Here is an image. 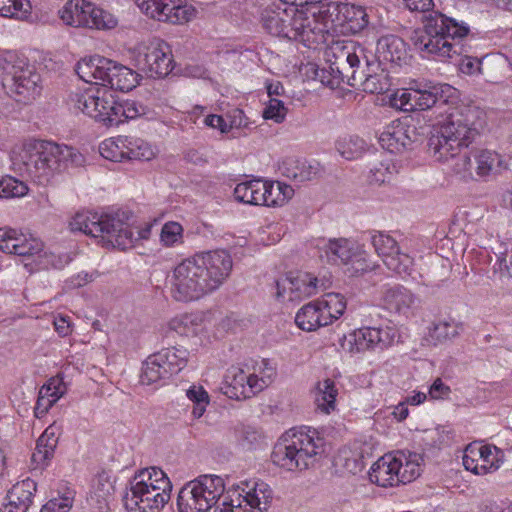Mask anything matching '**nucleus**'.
<instances>
[{"mask_svg": "<svg viewBox=\"0 0 512 512\" xmlns=\"http://www.w3.org/2000/svg\"><path fill=\"white\" fill-rule=\"evenodd\" d=\"M381 300L387 310L408 317L413 314L417 299L409 289L397 284L383 286Z\"/></svg>", "mask_w": 512, "mask_h": 512, "instance_id": "a878e982", "label": "nucleus"}, {"mask_svg": "<svg viewBox=\"0 0 512 512\" xmlns=\"http://www.w3.org/2000/svg\"><path fill=\"white\" fill-rule=\"evenodd\" d=\"M149 112V108L140 102L134 100H126L124 102H116V107L112 111V126H118L128 120L136 119L144 116Z\"/></svg>", "mask_w": 512, "mask_h": 512, "instance_id": "4c0bfd02", "label": "nucleus"}, {"mask_svg": "<svg viewBox=\"0 0 512 512\" xmlns=\"http://www.w3.org/2000/svg\"><path fill=\"white\" fill-rule=\"evenodd\" d=\"M468 33V26L441 12L432 11L424 16L423 28L414 30L410 40L420 52L445 60L457 53L453 41L464 38Z\"/></svg>", "mask_w": 512, "mask_h": 512, "instance_id": "39448f33", "label": "nucleus"}, {"mask_svg": "<svg viewBox=\"0 0 512 512\" xmlns=\"http://www.w3.org/2000/svg\"><path fill=\"white\" fill-rule=\"evenodd\" d=\"M287 112L288 109L283 100L271 98L263 111V117L281 123L285 120Z\"/></svg>", "mask_w": 512, "mask_h": 512, "instance_id": "bf43d9fd", "label": "nucleus"}, {"mask_svg": "<svg viewBox=\"0 0 512 512\" xmlns=\"http://www.w3.org/2000/svg\"><path fill=\"white\" fill-rule=\"evenodd\" d=\"M267 387L264 377L255 374H247L243 369L231 367L225 376L223 393L235 400H245Z\"/></svg>", "mask_w": 512, "mask_h": 512, "instance_id": "412c9836", "label": "nucleus"}, {"mask_svg": "<svg viewBox=\"0 0 512 512\" xmlns=\"http://www.w3.org/2000/svg\"><path fill=\"white\" fill-rule=\"evenodd\" d=\"M114 478L108 471L99 472L92 481V490L99 498L105 499L114 492Z\"/></svg>", "mask_w": 512, "mask_h": 512, "instance_id": "13d9d810", "label": "nucleus"}, {"mask_svg": "<svg viewBox=\"0 0 512 512\" xmlns=\"http://www.w3.org/2000/svg\"><path fill=\"white\" fill-rule=\"evenodd\" d=\"M13 166L35 182L44 185L68 164L81 166L84 156L75 148L52 141L30 139L12 158Z\"/></svg>", "mask_w": 512, "mask_h": 512, "instance_id": "7ed1b4c3", "label": "nucleus"}, {"mask_svg": "<svg viewBox=\"0 0 512 512\" xmlns=\"http://www.w3.org/2000/svg\"><path fill=\"white\" fill-rule=\"evenodd\" d=\"M197 318L191 314H182L172 318L169 328L179 335L189 336L196 333Z\"/></svg>", "mask_w": 512, "mask_h": 512, "instance_id": "6e6d98bb", "label": "nucleus"}, {"mask_svg": "<svg viewBox=\"0 0 512 512\" xmlns=\"http://www.w3.org/2000/svg\"><path fill=\"white\" fill-rule=\"evenodd\" d=\"M76 73L87 83L109 87L112 90L128 92L136 87L140 75L132 69L102 56L80 60Z\"/></svg>", "mask_w": 512, "mask_h": 512, "instance_id": "6e6552de", "label": "nucleus"}, {"mask_svg": "<svg viewBox=\"0 0 512 512\" xmlns=\"http://www.w3.org/2000/svg\"><path fill=\"white\" fill-rule=\"evenodd\" d=\"M53 458V450H33L30 455L28 467L30 471L44 470Z\"/></svg>", "mask_w": 512, "mask_h": 512, "instance_id": "e2e57ef3", "label": "nucleus"}, {"mask_svg": "<svg viewBox=\"0 0 512 512\" xmlns=\"http://www.w3.org/2000/svg\"><path fill=\"white\" fill-rule=\"evenodd\" d=\"M136 3L150 18L171 24L188 22L194 15V9L181 0H136Z\"/></svg>", "mask_w": 512, "mask_h": 512, "instance_id": "6ab92c4d", "label": "nucleus"}, {"mask_svg": "<svg viewBox=\"0 0 512 512\" xmlns=\"http://www.w3.org/2000/svg\"><path fill=\"white\" fill-rule=\"evenodd\" d=\"M272 488L261 480H249L230 488L214 512H267L273 501Z\"/></svg>", "mask_w": 512, "mask_h": 512, "instance_id": "9b49d317", "label": "nucleus"}, {"mask_svg": "<svg viewBox=\"0 0 512 512\" xmlns=\"http://www.w3.org/2000/svg\"><path fill=\"white\" fill-rule=\"evenodd\" d=\"M289 7L285 9H265L262 13V25L271 35L288 38L295 35L291 30L290 22L292 20Z\"/></svg>", "mask_w": 512, "mask_h": 512, "instance_id": "c756f323", "label": "nucleus"}, {"mask_svg": "<svg viewBox=\"0 0 512 512\" xmlns=\"http://www.w3.org/2000/svg\"><path fill=\"white\" fill-rule=\"evenodd\" d=\"M28 192L27 185L13 177L0 180V198L22 197Z\"/></svg>", "mask_w": 512, "mask_h": 512, "instance_id": "4d7b16f0", "label": "nucleus"}, {"mask_svg": "<svg viewBox=\"0 0 512 512\" xmlns=\"http://www.w3.org/2000/svg\"><path fill=\"white\" fill-rule=\"evenodd\" d=\"M0 250L7 254L29 257L39 254L43 250V243L15 229L4 227L0 228Z\"/></svg>", "mask_w": 512, "mask_h": 512, "instance_id": "b1692460", "label": "nucleus"}, {"mask_svg": "<svg viewBox=\"0 0 512 512\" xmlns=\"http://www.w3.org/2000/svg\"><path fill=\"white\" fill-rule=\"evenodd\" d=\"M232 268V257L224 249L196 253L174 268L172 296L180 302L198 300L219 289Z\"/></svg>", "mask_w": 512, "mask_h": 512, "instance_id": "f03ea898", "label": "nucleus"}, {"mask_svg": "<svg viewBox=\"0 0 512 512\" xmlns=\"http://www.w3.org/2000/svg\"><path fill=\"white\" fill-rule=\"evenodd\" d=\"M337 394L338 390L331 379H324L318 382L315 392L317 407L324 413H330L331 410L335 409Z\"/></svg>", "mask_w": 512, "mask_h": 512, "instance_id": "79ce46f5", "label": "nucleus"}, {"mask_svg": "<svg viewBox=\"0 0 512 512\" xmlns=\"http://www.w3.org/2000/svg\"><path fill=\"white\" fill-rule=\"evenodd\" d=\"M160 242L164 247H176L184 243V228L176 221L166 222L161 229Z\"/></svg>", "mask_w": 512, "mask_h": 512, "instance_id": "8fccbe9b", "label": "nucleus"}, {"mask_svg": "<svg viewBox=\"0 0 512 512\" xmlns=\"http://www.w3.org/2000/svg\"><path fill=\"white\" fill-rule=\"evenodd\" d=\"M504 461V450H463L464 468L476 475L494 472L502 466Z\"/></svg>", "mask_w": 512, "mask_h": 512, "instance_id": "393cba45", "label": "nucleus"}, {"mask_svg": "<svg viewBox=\"0 0 512 512\" xmlns=\"http://www.w3.org/2000/svg\"><path fill=\"white\" fill-rule=\"evenodd\" d=\"M37 490V484L34 480L26 478L15 483L7 492L6 500L21 505L28 510L33 502L34 493Z\"/></svg>", "mask_w": 512, "mask_h": 512, "instance_id": "58836bf2", "label": "nucleus"}, {"mask_svg": "<svg viewBox=\"0 0 512 512\" xmlns=\"http://www.w3.org/2000/svg\"><path fill=\"white\" fill-rule=\"evenodd\" d=\"M333 463L336 468L351 474H357L364 468L363 457L357 450H338Z\"/></svg>", "mask_w": 512, "mask_h": 512, "instance_id": "a18cd8bd", "label": "nucleus"}, {"mask_svg": "<svg viewBox=\"0 0 512 512\" xmlns=\"http://www.w3.org/2000/svg\"><path fill=\"white\" fill-rule=\"evenodd\" d=\"M265 183V195L263 196L262 205L275 207L282 206L294 195V189L283 182H269Z\"/></svg>", "mask_w": 512, "mask_h": 512, "instance_id": "ea45409f", "label": "nucleus"}, {"mask_svg": "<svg viewBox=\"0 0 512 512\" xmlns=\"http://www.w3.org/2000/svg\"><path fill=\"white\" fill-rule=\"evenodd\" d=\"M399 338L398 329L394 325L366 326L354 330L344 337L341 346L350 354L365 351H383L392 346Z\"/></svg>", "mask_w": 512, "mask_h": 512, "instance_id": "dca6fc26", "label": "nucleus"}, {"mask_svg": "<svg viewBox=\"0 0 512 512\" xmlns=\"http://www.w3.org/2000/svg\"><path fill=\"white\" fill-rule=\"evenodd\" d=\"M339 154L347 159L353 160L359 158L366 149V142L356 135L340 137L335 143Z\"/></svg>", "mask_w": 512, "mask_h": 512, "instance_id": "c03bdc74", "label": "nucleus"}, {"mask_svg": "<svg viewBox=\"0 0 512 512\" xmlns=\"http://www.w3.org/2000/svg\"><path fill=\"white\" fill-rule=\"evenodd\" d=\"M291 13V31L295 34L288 36L290 40L300 39L303 42L314 41V36L328 31L329 23L333 22L330 5L317 6L307 4H289Z\"/></svg>", "mask_w": 512, "mask_h": 512, "instance_id": "ddd939ff", "label": "nucleus"}, {"mask_svg": "<svg viewBox=\"0 0 512 512\" xmlns=\"http://www.w3.org/2000/svg\"><path fill=\"white\" fill-rule=\"evenodd\" d=\"M71 231H79L98 239L105 247L127 250L134 247L138 239L147 240L151 235L152 224H147L135 237L125 212L98 213L92 211L77 212L70 221Z\"/></svg>", "mask_w": 512, "mask_h": 512, "instance_id": "20e7f679", "label": "nucleus"}, {"mask_svg": "<svg viewBox=\"0 0 512 512\" xmlns=\"http://www.w3.org/2000/svg\"><path fill=\"white\" fill-rule=\"evenodd\" d=\"M59 16L64 24L77 28L111 29L117 25L111 13L86 0H68L59 10Z\"/></svg>", "mask_w": 512, "mask_h": 512, "instance_id": "2eb2a0df", "label": "nucleus"}, {"mask_svg": "<svg viewBox=\"0 0 512 512\" xmlns=\"http://www.w3.org/2000/svg\"><path fill=\"white\" fill-rule=\"evenodd\" d=\"M75 490L67 483H61L57 495L46 502L40 512H69L73 506Z\"/></svg>", "mask_w": 512, "mask_h": 512, "instance_id": "a19ab883", "label": "nucleus"}, {"mask_svg": "<svg viewBox=\"0 0 512 512\" xmlns=\"http://www.w3.org/2000/svg\"><path fill=\"white\" fill-rule=\"evenodd\" d=\"M126 148L127 136H119L104 140L99 146V153L112 162H122L127 160Z\"/></svg>", "mask_w": 512, "mask_h": 512, "instance_id": "37998d69", "label": "nucleus"}, {"mask_svg": "<svg viewBox=\"0 0 512 512\" xmlns=\"http://www.w3.org/2000/svg\"><path fill=\"white\" fill-rule=\"evenodd\" d=\"M295 323L300 329L311 332L331 324V318H327L317 300L307 303L297 312Z\"/></svg>", "mask_w": 512, "mask_h": 512, "instance_id": "2f4dec72", "label": "nucleus"}, {"mask_svg": "<svg viewBox=\"0 0 512 512\" xmlns=\"http://www.w3.org/2000/svg\"><path fill=\"white\" fill-rule=\"evenodd\" d=\"M390 86L391 83L388 74L384 70L377 73L372 68L362 90L366 93L381 94L388 91Z\"/></svg>", "mask_w": 512, "mask_h": 512, "instance_id": "864d4df0", "label": "nucleus"}, {"mask_svg": "<svg viewBox=\"0 0 512 512\" xmlns=\"http://www.w3.org/2000/svg\"><path fill=\"white\" fill-rule=\"evenodd\" d=\"M371 243L385 266L400 276H409L413 270V258L403 252L397 241L384 232H376L371 236Z\"/></svg>", "mask_w": 512, "mask_h": 512, "instance_id": "a211bd4d", "label": "nucleus"}, {"mask_svg": "<svg viewBox=\"0 0 512 512\" xmlns=\"http://www.w3.org/2000/svg\"><path fill=\"white\" fill-rule=\"evenodd\" d=\"M318 248L322 261L341 268L349 277H357L374 269L367 253L350 239L330 238Z\"/></svg>", "mask_w": 512, "mask_h": 512, "instance_id": "9d476101", "label": "nucleus"}, {"mask_svg": "<svg viewBox=\"0 0 512 512\" xmlns=\"http://www.w3.org/2000/svg\"><path fill=\"white\" fill-rule=\"evenodd\" d=\"M280 171L288 179L296 183H303L317 178L321 168L318 162L289 157L282 162Z\"/></svg>", "mask_w": 512, "mask_h": 512, "instance_id": "cd10ccee", "label": "nucleus"}, {"mask_svg": "<svg viewBox=\"0 0 512 512\" xmlns=\"http://www.w3.org/2000/svg\"><path fill=\"white\" fill-rule=\"evenodd\" d=\"M423 464V454L416 450H391L371 466L369 479L383 488L407 484L421 475Z\"/></svg>", "mask_w": 512, "mask_h": 512, "instance_id": "423d86ee", "label": "nucleus"}, {"mask_svg": "<svg viewBox=\"0 0 512 512\" xmlns=\"http://www.w3.org/2000/svg\"><path fill=\"white\" fill-rule=\"evenodd\" d=\"M360 58L356 53L348 52L343 62H336L330 66L333 73L332 77L327 81L322 77V82L331 88L338 87L341 83L346 82L348 84L351 70L360 68Z\"/></svg>", "mask_w": 512, "mask_h": 512, "instance_id": "f704fd0d", "label": "nucleus"}, {"mask_svg": "<svg viewBox=\"0 0 512 512\" xmlns=\"http://www.w3.org/2000/svg\"><path fill=\"white\" fill-rule=\"evenodd\" d=\"M278 445L282 448H303L309 445L313 448H319L323 447L325 443L315 429L300 427L291 428L282 434L278 440Z\"/></svg>", "mask_w": 512, "mask_h": 512, "instance_id": "7c9ffc66", "label": "nucleus"}, {"mask_svg": "<svg viewBox=\"0 0 512 512\" xmlns=\"http://www.w3.org/2000/svg\"><path fill=\"white\" fill-rule=\"evenodd\" d=\"M394 171V166L389 162H380L375 165L370 171L371 182L382 184L390 181Z\"/></svg>", "mask_w": 512, "mask_h": 512, "instance_id": "0e129e2a", "label": "nucleus"}, {"mask_svg": "<svg viewBox=\"0 0 512 512\" xmlns=\"http://www.w3.org/2000/svg\"><path fill=\"white\" fill-rule=\"evenodd\" d=\"M186 396L194 403L192 415L194 418H200L206 411V407L210 402L207 391L202 386L192 385L186 391Z\"/></svg>", "mask_w": 512, "mask_h": 512, "instance_id": "5fc2aeb1", "label": "nucleus"}, {"mask_svg": "<svg viewBox=\"0 0 512 512\" xmlns=\"http://www.w3.org/2000/svg\"><path fill=\"white\" fill-rule=\"evenodd\" d=\"M140 377L141 382L147 385L172 377L169 367L160 351L151 354L143 362Z\"/></svg>", "mask_w": 512, "mask_h": 512, "instance_id": "473e14b6", "label": "nucleus"}, {"mask_svg": "<svg viewBox=\"0 0 512 512\" xmlns=\"http://www.w3.org/2000/svg\"><path fill=\"white\" fill-rule=\"evenodd\" d=\"M243 445H267L265 438L255 429L248 427L242 431Z\"/></svg>", "mask_w": 512, "mask_h": 512, "instance_id": "774afa93", "label": "nucleus"}, {"mask_svg": "<svg viewBox=\"0 0 512 512\" xmlns=\"http://www.w3.org/2000/svg\"><path fill=\"white\" fill-rule=\"evenodd\" d=\"M276 297L284 298L286 286H289V301L310 297L319 291V288L325 289V285L317 277L309 273H299L297 276H286L275 282Z\"/></svg>", "mask_w": 512, "mask_h": 512, "instance_id": "5701e85b", "label": "nucleus"}, {"mask_svg": "<svg viewBox=\"0 0 512 512\" xmlns=\"http://www.w3.org/2000/svg\"><path fill=\"white\" fill-rule=\"evenodd\" d=\"M164 357L170 373L173 375L178 374L188 364L190 352L183 347H169L160 350Z\"/></svg>", "mask_w": 512, "mask_h": 512, "instance_id": "49530a36", "label": "nucleus"}, {"mask_svg": "<svg viewBox=\"0 0 512 512\" xmlns=\"http://www.w3.org/2000/svg\"><path fill=\"white\" fill-rule=\"evenodd\" d=\"M377 53L384 61L400 64L406 58V43L396 35L382 36L377 43Z\"/></svg>", "mask_w": 512, "mask_h": 512, "instance_id": "72a5a7b5", "label": "nucleus"}, {"mask_svg": "<svg viewBox=\"0 0 512 512\" xmlns=\"http://www.w3.org/2000/svg\"><path fill=\"white\" fill-rule=\"evenodd\" d=\"M127 160L149 161L154 158L152 146L141 138L127 136Z\"/></svg>", "mask_w": 512, "mask_h": 512, "instance_id": "09e8293b", "label": "nucleus"}, {"mask_svg": "<svg viewBox=\"0 0 512 512\" xmlns=\"http://www.w3.org/2000/svg\"><path fill=\"white\" fill-rule=\"evenodd\" d=\"M172 483L158 467H148L135 474L128 500L140 512H159L170 500Z\"/></svg>", "mask_w": 512, "mask_h": 512, "instance_id": "0eeeda50", "label": "nucleus"}, {"mask_svg": "<svg viewBox=\"0 0 512 512\" xmlns=\"http://www.w3.org/2000/svg\"><path fill=\"white\" fill-rule=\"evenodd\" d=\"M460 70L464 74H483L482 61L474 57H465L460 63Z\"/></svg>", "mask_w": 512, "mask_h": 512, "instance_id": "338daca9", "label": "nucleus"}, {"mask_svg": "<svg viewBox=\"0 0 512 512\" xmlns=\"http://www.w3.org/2000/svg\"><path fill=\"white\" fill-rule=\"evenodd\" d=\"M337 11V20L349 33L357 34L368 25V15L362 6L350 3H329Z\"/></svg>", "mask_w": 512, "mask_h": 512, "instance_id": "bb28decb", "label": "nucleus"}, {"mask_svg": "<svg viewBox=\"0 0 512 512\" xmlns=\"http://www.w3.org/2000/svg\"><path fill=\"white\" fill-rule=\"evenodd\" d=\"M366 70H358L359 68H355V70H351V75L349 76L348 85L356 88L363 89L364 84L366 83V79H368V74L372 71V67L378 68L377 63H370L366 61Z\"/></svg>", "mask_w": 512, "mask_h": 512, "instance_id": "69168bd1", "label": "nucleus"}, {"mask_svg": "<svg viewBox=\"0 0 512 512\" xmlns=\"http://www.w3.org/2000/svg\"><path fill=\"white\" fill-rule=\"evenodd\" d=\"M225 492L224 480L217 475H202L185 484L179 491V512H207Z\"/></svg>", "mask_w": 512, "mask_h": 512, "instance_id": "f8f14e48", "label": "nucleus"}, {"mask_svg": "<svg viewBox=\"0 0 512 512\" xmlns=\"http://www.w3.org/2000/svg\"><path fill=\"white\" fill-rule=\"evenodd\" d=\"M40 76L29 64L15 54H7L0 59V83L7 94L17 102L28 103L40 94Z\"/></svg>", "mask_w": 512, "mask_h": 512, "instance_id": "1a4fd4ad", "label": "nucleus"}, {"mask_svg": "<svg viewBox=\"0 0 512 512\" xmlns=\"http://www.w3.org/2000/svg\"><path fill=\"white\" fill-rule=\"evenodd\" d=\"M31 15L29 0H0V16L25 20Z\"/></svg>", "mask_w": 512, "mask_h": 512, "instance_id": "de8ad7c7", "label": "nucleus"}, {"mask_svg": "<svg viewBox=\"0 0 512 512\" xmlns=\"http://www.w3.org/2000/svg\"><path fill=\"white\" fill-rule=\"evenodd\" d=\"M316 452L313 450H273L271 460L274 465L285 471H302L308 468Z\"/></svg>", "mask_w": 512, "mask_h": 512, "instance_id": "c85d7f7f", "label": "nucleus"}, {"mask_svg": "<svg viewBox=\"0 0 512 512\" xmlns=\"http://www.w3.org/2000/svg\"><path fill=\"white\" fill-rule=\"evenodd\" d=\"M475 163V174L480 178L497 173L502 165L501 156L495 151L479 149L472 151Z\"/></svg>", "mask_w": 512, "mask_h": 512, "instance_id": "c9c22d12", "label": "nucleus"}, {"mask_svg": "<svg viewBox=\"0 0 512 512\" xmlns=\"http://www.w3.org/2000/svg\"><path fill=\"white\" fill-rule=\"evenodd\" d=\"M458 325L454 322L439 321L429 329V338L436 345L458 336Z\"/></svg>", "mask_w": 512, "mask_h": 512, "instance_id": "603ef678", "label": "nucleus"}, {"mask_svg": "<svg viewBox=\"0 0 512 512\" xmlns=\"http://www.w3.org/2000/svg\"><path fill=\"white\" fill-rule=\"evenodd\" d=\"M265 191L264 181L253 179L237 184L234 189V197L237 201L245 204L262 205Z\"/></svg>", "mask_w": 512, "mask_h": 512, "instance_id": "e433bc0d", "label": "nucleus"}, {"mask_svg": "<svg viewBox=\"0 0 512 512\" xmlns=\"http://www.w3.org/2000/svg\"><path fill=\"white\" fill-rule=\"evenodd\" d=\"M415 125L407 118L392 121L379 136V143L391 153H401L418 140Z\"/></svg>", "mask_w": 512, "mask_h": 512, "instance_id": "4be33fe9", "label": "nucleus"}, {"mask_svg": "<svg viewBox=\"0 0 512 512\" xmlns=\"http://www.w3.org/2000/svg\"><path fill=\"white\" fill-rule=\"evenodd\" d=\"M60 427L53 423L38 438L35 448H56L59 443Z\"/></svg>", "mask_w": 512, "mask_h": 512, "instance_id": "680f3d73", "label": "nucleus"}, {"mask_svg": "<svg viewBox=\"0 0 512 512\" xmlns=\"http://www.w3.org/2000/svg\"><path fill=\"white\" fill-rule=\"evenodd\" d=\"M486 123V114L478 106L460 104L451 109L445 122L429 138V153L438 161L454 160L453 170L464 179H474L472 151L461 153L479 135Z\"/></svg>", "mask_w": 512, "mask_h": 512, "instance_id": "f257e3e1", "label": "nucleus"}, {"mask_svg": "<svg viewBox=\"0 0 512 512\" xmlns=\"http://www.w3.org/2000/svg\"><path fill=\"white\" fill-rule=\"evenodd\" d=\"M47 398H55V403L66 393V386L62 379L50 378L39 390Z\"/></svg>", "mask_w": 512, "mask_h": 512, "instance_id": "052dcab7", "label": "nucleus"}, {"mask_svg": "<svg viewBox=\"0 0 512 512\" xmlns=\"http://www.w3.org/2000/svg\"><path fill=\"white\" fill-rule=\"evenodd\" d=\"M449 84L414 82L410 88L395 96V105L404 111L427 110L438 103L445 104L456 94Z\"/></svg>", "mask_w": 512, "mask_h": 512, "instance_id": "4468645a", "label": "nucleus"}, {"mask_svg": "<svg viewBox=\"0 0 512 512\" xmlns=\"http://www.w3.org/2000/svg\"><path fill=\"white\" fill-rule=\"evenodd\" d=\"M140 69L150 77L162 78L173 70V59L169 45L163 41L144 46L136 58Z\"/></svg>", "mask_w": 512, "mask_h": 512, "instance_id": "aec40b11", "label": "nucleus"}, {"mask_svg": "<svg viewBox=\"0 0 512 512\" xmlns=\"http://www.w3.org/2000/svg\"><path fill=\"white\" fill-rule=\"evenodd\" d=\"M327 318H331V324L343 315L346 309V301L339 293H328L322 300H318Z\"/></svg>", "mask_w": 512, "mask_h": 512, "instance_id": "3c124183", "label": "nucleus"}, {"mask_svg": "<svg viewBox=\"0 0 512 512\" xmlns=\"http://www.w3.org/2000/svg\"><path fill=\"white\" fill-rule=\"evenodd\" d=\"M70 102L75 110L81 111L107 127L112 126L110 118L116 107V100L113 95L101 89H88L82 93H75L70 96Z\"/></svg>", "mask_w": 512, "mask_h": 512, "instance_id": "f3484780", "label": "nucleus"}]
</instances>
